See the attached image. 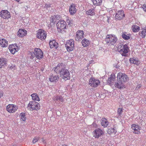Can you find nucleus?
I'll list each match as a JSON object with an SVG mask.
<instances>
[{
  "label": "nucleus",
  "mask_w": 146,
  "mask_h": 146,
  "mask_svg": "<svg viewBox=\"0 0 146 146\" xmlns=\"http://www.w3.org/2000/svg\"><path fill=\"white\" fill-rule=\"evenodd\" d=\"M65 66V65L63 63H59L54 68V70L56 74H59L63 80L66 81L70 79V74L69 70Z\"/></svg>",
  "instance_id": "obj_1"
},
{
  "label": "nucleus",
  "mask_w": 146,
  "mask_h": 146,
  "mask_svg": "<svg viewBox=\"0 0 146 146\" xmlns=\"http://www.w3.org/2000/svg\"><path fill=\"white\" fill-rule=\"evenodd\" d=\"M118 50L122 56H127L129 51V47L127 44L120 45L118 46Z\"/></svg>",
  "instance_id": "obj_2"
},
{
  "label": "nucleus",
  "mask_w": 146,
  "mask_h": 146,
  "mask_svg": "<svg viewBox=\"0 0 146 146\" xmlns=\"http://www.w3.org/2000/svg\"><path fill=\"white\" fill-rule=\"evenodd\" d=\"M117 38L114 35H107L106 36L105 40L107 44L109 45H114L116 42Z\"/></svg>",
  "instance_id": "obj_3"
},
{
  "label": "nucleus",
  "mask_w": 146,
  "mask_h": 146,
  "mask_svg": "<svg viewBox=\"0 0 146 146\" xmlns=\"http://www.w3.org/2000/svg\"><path fill=\"white\" fill-rule=\"evenodd\" d=\"M66 23L64 21H60L56 24L57 31L59 33H63L66 29Z\"/></svg>",
  "instance_id": "obj_4"
},
{
  "label": "nucleus",
  "mask_w": 146,
  "mask_h": 146,
  "mask_svg": "<svg viewBox=\"0 0 146 146\" xmlns=\"http://www.w3.org/2000/svg\"><path fill=\"white\" fill-rule=\"evenodd\" d=\"M65 45L68 51H71L74 48V41L73 39L68 40L67 41Z\"/></svg>",
  "instance_id": "obj_5"
},
{
  "label": "nucleus",
  "mask_w": 146,
  "mask_h": 146,
  "mask_svg": "<svg viewBox=\"0 0 146 146\" xmlns=\"http://www.w3.org/2000/svg\"><path fill=\"white\" fill-rule=\"evenodd\" d=\"M129 79L127 76L124 73L119 72L117 74V80H119L124 83L127 82Z\"/></svg>",
  "instance_id": "obj_6"
},
{
  "label": "nucleus",
  "mask_w": 146,
  "mask_h": 146,
  "mask_svg": "<svg viewBox=\"0 0 146 146\" xmlns=\"http://www.w3.org/2000/svg\"><path fill=\"white\" fill-rule=\"evenodd\" d=\"M46 35L47 34L45 31L42 29H39L37 33V38L42 41L44 40L46 38Z\"/></svg>",
  "instance_id": "obj_7"
},
{
  "label": "nucleus",
  "mask_w": 146,
  "mask_h": 146,
  "mask_svg": "<svg viewBox=\"0 0 146 146\" xmlns=\"http://www.w3.org/2000/svg\"><path fill=\"white\" fill-rule=\"evenodd\" d=\"M84 32L82 30H79L76 32L75 39L77 41H79L82 40L84 37Z\"/></svg>",
  "instance_id": "obj_8"
},
{
  "label": "nucleus",
  "mask_w": 146,
  "mask_h": 146,
  "mask_svg": "<svg viewBox=\"0 0 146 146\" xmlns=\"http://www.w3.org/2000/svg\"><path fill=\"white\" fill-rule=\"evenodd\" d=\"M104 134L103 131L100 128H97L93 132L94 137L98 138Z\"/></svg>",
  "instance_id": "obj_9"
},
{
  "label": "nucleus",
  "mask_w": 146,
  "mask_h": 146,
  "mask_svg": "<svg viewBox=\"0 0 146 146\" xmlns=\"http://www.w3.org/2000/svg\"><path fill=\"white\" fill-rule=\"evenodd\" d=\"M17 106L14 104H9L6 107L7 110L9 113H13L15 112L17 110Z\"/></svg>",
  "instance_id": "obj_10"
},
{
  "label": "nucleus",
  "mask_w": 146,
  "mask_h": 146,
  "mask_svg": "<svg viewBox=\"0 0 146 146\" xmlns=\"http://www.w3.org/2000/svg\"><path fill=\"white\" fill-rule=\"evenodd\" d=\"M89 84L93 87H97L100 83L99 80L94 78H91L90 79Z\"/></svg>",
  "instance_id": "obj_11"
},
{
  "label": "nucleus",
  "mask_w": 146,
  "mask_h": 146,
  "mask_svg": "<svg viewBox=\"0 0 146 146\" xmlns=\"http://www.w3.org/2000/svg\"><path fill=\"white\" fill-rule=\"evenodd\" d=\"M0 16L4 19H8L11 17L10 13L7 10H2L0 12Z\"/></svg>",
  "instance_id": "obj_12"
},
{
  "label": "nucleus",
  "mask_w": 146,
  "mask_h": 146,
  "mask_svg": "<svg viewBox=\"0 0 146 146\" xmlns=\"http://www.w3.org/2000/svg\"><path fill=\"white\" fill-rule=\"evenodd\" d=\"M36 102L35 101H31L29 102L27 108L31 111L36 110Z\"/></svg>",
  "instance_id": "obj_13"
},
{
  "label": "nucleus",
  "mask_w": 146,
  "mask_h": 146,
  "mask_svg": "<svg viewBox=\"0 0 146 146\" xmlns=\"http://www.w3.org/2000/svg\"><path fill=\"white\" fill-rule=\"evenodd\" d=\"M125 15L123 11L122 10L120 11H118L116 13L115 18L117 20H120L125 17Z\"/></svg>",
  "instance_id": "obj_14"
},
{
  "label": "nucleus",
  "mask_w": 146,
  "mask_h": 146,
  "mask_svg": "<svg viewBox=\"0 0 146 146\" xmlns=\"http://www.w3.org/2000/svg\"><path fill=\"white\" fill-rule=\"evenodd\" d=\"M132 130L133 133L135 134H139L140 133V130L141 129V127L138 125L133 124L131 126Z\"/></svg>",
  "instance_id": "obj_15"
},
{
  "label": "nucleus",
  "mask_w": 146,
  "mask_h": 146,
  "mask_svg": "<svg viewBox=\"0 0 146 146\" xmlns=\"http://www.w3.org/2000/svg\"><path fill=\"white\" fill-rule=\"evenodd\" d=\"M49 44L50 47L51 48H54L57 49L58 46V43L56 42L55 40H50Z\"/></svg>",
  "instance_id": "obj_16"
},
{
  "label": "nucleus",
  "mask_w": 146,
  "mask_h": 146,
  "mask_svg": "<svg viewBox=\"0 0 146 146\" xmlns=\"http://www.w3.org/2000/svg\"><path fill=\"white\" fill-rule=\"evenodd\" d=\"M117 81L115 83L114 86L115 87L121 89L124 87V83L119 80H117Z\"/></svg>",
  "instance_id": "obj_17"
},
{
  "label": "nucleus",
  "mask_w": 146,
  "mask_h": 146,
  "mask_svg": "<svg viewBox=\"0 0 146 146\" xmlns=\"http://www.w3.org/2000/svg\"><path fill=\"white\" fill-rule=\"evenodd\" d=\"M75 7V5L74 4H71L70 6L69 11L71 15H73L76 12V9Z\"/></svg>",
  "instance_id": "obj_18"
},
{
  "label": "nucleus",
  "mask_w": 146,
  "mask_h": 146,
  "mask_svg": "<svg viewBox=\"0 0 146 146\" xmlns=\"http://www.w3.org/2000/svg\"><path fill=\"white\" fill-rule=\"evenodd\" d=\"M9 49L10 52L12 54H14L15 52H17L18 48L17 46H15L14 45H10L9 46Z\"/></svg>",
  "instance_id": "obj_19"
},
{
  "label": "nucleus",
  "mask_w": 146,
  "mask_h": 146,
  "mask_svg": "<svg viewBox=\"0 0 146 146\" xmlns=\"http://www.w3.org/2000/svg\"><path fill=\"white\" fill-rule=\"evenodd\" d=\"M27 34V31L24 29H20L17 33L19 36L23 37L25 36Z\"/></svg>",
  "instance_id": "obj_20"
},
{
  "label": "nucleus",
  "mask_w": 146,
  "mask_h": 146,
  "mask_svg": "<svg viewBox=\"0 0 146 146\" xmlns=\"http://www.w3.org/2000/svg\"><path fill=\"white\" fill-rule=\"evenodd\" d=\"M101 125L104 127H106L109 126V123L107 119L105 118H103L101 120Z\"/></svg>",
  "instance_id": "obj_21"
},
{
  "label": "nucleus",
  "mask_w": 146,
  "mask_h": 146,
  "mask_svg": "<svg viewBox=\"0 0 146 146\" xmlns=\"http://www.w3.org/2000/svg\"><path fill=\"white\" fill-rule=\"evenodd\" d=\"M43 57V53L42 50L39 48H37V59H40Z\"/></svg>",
  "instance_id": "obj_22"
},
{
  "label": "nucleus",
  "mask_w": 146,
  "mask_h": 146,
  "mask_svg": "<svg viewBox=\"0 0 146 146\" xmlns=\"http://www.w3.org/2000/svg\"><path fill=\"white\" fill-rule=\"evenodd\" d=\"M82 45L84 47H86L90 43V41L86 38H84L81 42Z\"/></svg>",
  "instance_id": "obj_23"
},
{
  "label": "nucleus",
  "mask_w": 146,
  "mask_h": 146,
  "mask_svg": "<svg viewBox=\"0 0 146 146\" xmlns=\"http://www.w3.org/2000/svg\"><path fill=\"white\" fill-rule=\"evenodd\" d=\"M130 35L127 34L126 32H124L122 33L121 36L122 38L125 40H128L131 37Z\"/></svg>",
  "instance_id": "obj_24"
},
{
  "label": "nucleus",
  "mask_w": 146,
  "mask_h": 146,
  "mask_svg": "<svg viewBox=\"0 0 146 146\" xmlns=\"http://www.w3.org/2000/svg\"><path fill=\"white\" fill-rule=\"evenodd\" d=\"M7 64L6 59L4 58H2L0 59V68H2L4 66Z\"/></svg>",
  "instance_id": "obj_25"
},
{
  "label": "nucleus",
  "mask_w": 146,
  "mask_h": 146,
  "mask_svg": "<svg viewBox=\"0 0 146 146\" xmlns=\"http://www.w3.org/2000/svg\"><path fill=\"white\" fill-rule=\"evenodd\" d=\"M115 76L111 74V76L109 78L107 82L108 84L110 85H112Z\"/></svg>",
  "instance_id": "obj_26"
},
{
  "label": "nucleus",
  "mask_w": 146,
  "mask_h": 146,
  "mask_svg": "<svg viewBox=\"0 0 146 146\" xmlns=\"http://www.w3.org/2000/svg\"><path fill=\"white\" fill-rule=\"evenodd\" d=\"M0 44L3 47H6L8 45V42L5 39L3 38L0 40Z\"/></svg>",
  "instance_id": "obj_27"
},
{
  "label": "nucleus",
  "mask_w": 146,
  "mask_h": 146,
  "mask_svg": "<svg viewBox=\"0 0 146 146\" xmlns=\"http://www.w3.org/2000/svg\"><path fill=\"white\" fill-rule=\"evenodd\" d=\"M59 78V77L57 76L52 75L50 76L49 78V80L51 82H56Z\"/></svg>",
  "instance_id": "obj_28"
},
{
  "label": "nucleus",
  "mask_w": 146,
  "mask_h": 146,
  "mask_svg": "<svg viewBox=\"0 0 146 146\" xmlns=\"http://www.w3.org/2000/svg\"><path fill=\"white\" fill-rule=\"evenodd\" d=\"M60 16L59 15H56L52 16L51 17V22L54 23L56 22V20H59L60 19Z\"/></svg>",
  "instance_id": "obj_29"
},
{
  "label": "nucleus",
  "mask_w": 146,
  "mask_h": 146,
  "mask_svg": "<svg viewBox=\"0 0 146 146\" xmlns=\"http://www.w3.org/2000/svg\"><path fill=\"white\" fill-rule=\"evenodd\" d=\"M86 14L90 16H93L95 15L94 9H91L86 12Z\"/></svg>",
  "instance_id": "obj_30"
},
{
  "label": "nucleus",
  "mask_w": 146,
  "mask_h": 146,
  "mask_svg": "<svg viewBox=\"0 0 146 146\" xmlns=\"http://www.w3.org/2000/svg\"><path fill=\"white\" fill-rule=\"evenodd\" d=\"M107 132L109 134H111L113 133L115 134L116 132V130L113 128L110 127L108 129Z\"/></svg>",
  "instance_id": "obj_31"
},
{
  "label": "nucleus",
  "mask_w": 146,
  "mask_h": 146,
  "mask_svg": "<svg viewBox=\"0 0 146 146\" xmlns=\"http://www.w3.org/2000/svg\"><path fill=\"white\" fill-rule=\"evenodd\" d=\"M94 5H100L102 3V0H92Z\"/></svg>",
  "instance_id": "obj_32"
},
{
  "label": "nucleus",
  "mask_w": 146,
  "mask_h": 146,
  "mask_svg": "<svg viewBox=\"0 0 146 146\" xmlns=\"http://www.w3.org/2000/svg\"><path fill=\"white\" fill-rule=\"evenodd\" d=\"M54 101L56 102L57 101H59L61 102H63L64 101V99L62 96H58L55 98Z\"/></svg>",
  "instance_id": "obj_33"
},
{
  "label": "nucleus",
  "mask_w": 146,
  "mask_h": 146,
  "mask_svg": "<svg viewBox=\"0 0 146 146\" xmlns=\"http://www.w3.org/2000/svg\"><path fill=\"white\" fill-rule=\"evenodd\" d=\"M131 28L133 31L134 32H138L140 29V28L139 26L136 25L132 26Z\"/></svg>",
  "instance_id": "obj_34"
},
{
  "label": "nucleus",
  "mask_w": 146,
  "mask_h": 146,
  "mask_svg": "<svg viewBox=\"0 0 146 146\" xmlns=\"http://www.w3.org/2000/svg\"><path fill=\"white\" fill-rule=\"evenodd\" d=\"M139 35L142 38H144L145 37L146 35V32L145 30L143 29L142 31L139 32Z\"/></svg>",
  "instance_id": "obj_35"
},
{
  "label": "nucleus",
  "mask_w": 146,
  "mask_h": 146,
  "mask_svg": "<svg viewBox=\"0 0 146 146\" xmlns=\"http://www.w3.org/2000/svg\"><path fill=\"white\" fill-rule=\"evenodd\" d=\"M36 48H35V53L30 52L29 53V55H31L30 57L31 58L33 59L35 56L36 57Z\"/></svg>",
  "instance_id": "obj_36"
},
{
  "label": "nucleus",
  "mask_w": 146,
  "mask_h": 146,
  "mask_svg": "<svg viewBox=\"0 0 146 146\" xmlns=\"http://www.w3.org/2000/svg\"><path fill=\"white\" fill-rule=\"evenodd\" d=\"M20 116L21 117V119L23 121H25L26 120V117L25 113H21L20 114Z\"/></svg>",
  "instance_id": "obj_37"
},
{
  "label": "nucleus",
  "mask_w": 146,
  "mask_h": 146,
  "mask_svg": "<svg viewBox=\"0 0 146 146\" xmlns=\"http://www.w3.org/2000/svg\"><path fill=\"white\" fill-rule=\"evenodd\" d=\"M129 61L131 63L136 64H137L138 61L133 58H130Z\"/></svg>",
  "instance_id": "obj_38"
},
{
  "label": "nucleus",
  "mask_w": 146,
  "mask_h": 146,
  "mask_svg": "<svg viewBox=\"0 0 146 146\" xmlns=\"http://www.w3.org/2000/svg\"><path fill=\"white\" fill-rule=\"evenodd\" d=\"M32 99L33 100L36 101V94L33 93L31 95Z\"/></svg>",
  "instance_id": "obj_39"
},
{
  "label": "nucleus",
  "mask_w": 146,
  "mask_h": 146,
  "mask_svg": "<svg viewBox=\"0 0 146 146\" xmlns=\"http://www.w3.org/2000/svg\"><path fill=\"white\" fill-rule=\"evenodd\" d=\"M123 112L122 109L121 108H119L117 110V113L118 114V115L120 117V115Z\"/></svg>",
  "instance_id": "obj_40"
},
{
  "label": "nucleus",
  "mask_w": 146,
  "mask_h": 146,
  "mask_svg": "<svg viewBox=\"0 0 146 146\" xmlns=\"http://www.w3.org/2000/svg\"><path fill=\"white\" fill-rule=\"evenodd\" d=\"M9 68L10 69H13L14 70L16 69V68L14 65H12L9 67Z\"/></svg>",
  "instance_id": "obj_41"
},
{
  "label": "nucleus",
  "mask_w": 146,
  "mask_h": 146,
  "mask_svg": "<svg viewBox=\"0 0 146 146\" xmlns=\"http://www.w3.org/2000/svg\"><path fill=\"white\" fill-rule=\"evenodd\" d=\"M72 21H70V20H68L66 21V22H67V23L68 24V25H71L70 24H72Z\"/></svg>",
  "instance_id": "obj_42"
},
{
  "label": "nucleus",
  "mask_w": 146,
  "mask_h": 146,
  "mask_svg": "<svg viewBox=\"0 0 146 146\" xmlns=\"http://www.w3.org/2000/svg\"><path fill=\"white\" fill-rule=\"evenodd\" d=\"M143 10L146 12V5L144 4L143 5Z\"/></svg>",
  "instance_id": "obj_43"
},
{
  "label": "nucleus",
  "mask_w": 146,
  "mask_h": 146,
  "mask_svg": "<svg viewBox=\"0 0 146 146\" xmlns=\"http://www.w3.org/2000/svg\"><path fill=\"white\" fill-rule=\"evenodd\" d=\"M92 126L94 127V128L97 127V125L94 122L91 125Z\"/></svg>",
  "instance_id": "obj_44"
},
{
  "label": "nucleus",
  "mask_w": 146,
  "mask_h": 146,
  "mask_svg": "<svg viewBox=\"0 0 146 146\" xmlns=\"http://www.w3.org/2000/svg\"><path fill=\"white\" fill-rule=\"evenodd\" d=\"M40 104L37 103V110L39 109L40 108Z\"/></svg>",
  "instance_id": "obj_45"
},
{
  "label": "nucleus",
  "mask_w": 146,
  "mask_h": 146,
  "mask_svg": "<svg viewBox=\"0 0 146 146\" xmlns=\"http://www.w3.org/2000/svg\"><path fill=\"white\" fill-rule=\"evenodd\" d=\"M50 4H46L45 5V7L46 8H49L51 7Z\"/></svg>",
  "instance_id": "obj_46"
},
{
  "label": "nucleus",
  "mask_w": 146,
  "mask_h": 146,
  "mask_svg": "<svg viewBox=\"0 0 146 146\" xmlns=\"http://www.w3.org/2000/svg\"><path fill=\"white\" fill-rule=\"evenodd\" d=\"M36 142V139L35 137L33 141V143H35Z\"/></svg>",
  "instance_id": "obj_47"
},
{
  "label": "nucleus",
  "mask_w": 146,
  "mask_h": 146,
  "mask_svg": "<svg viewBox=\"0 0 146 146\" xmlns=\"http://www.w3.org/2000/svg\"><path fill=\"white\" fill-rule=\"evenodd\" d=\"M40 100V98L37 95V101H39Z\"/></svg>",
  "instance_id": "obj_48"
},
{
  "label": "nucleus",
  "mask_w": 146,
  "mask_h": 146,
  "mask_svg": "<svg viewBox=\"0 0 146 146\" xmlns=\"http://www.w3.org/2000/svg\"><path fill=\"white\" fill-rule=\"evenodd\" d=\"M2 96V94L1 91L0 92V98H1V96Z\"/></svg>",
  "instance_id": "obj_49"
},
{
  "label": "nucleus",
  "mask_w": 146,
  "mask_h": 146,
  "mask_svg": "<svg viewBox=\"0 0 146 146\" xmlns=\"http://www.w3.org/2000/svg\"><path fill=\"white\" fill-rule=\"evenodd\" d=\"M141 87V85L140 84L138 86V88H139Z\"/></svg>",
  "instance_id": "obj_50"
},
{
  "label": "nucleus",
  "mask_w": 146,
  "mask_h": 146,
  "mask_svg": "<svg viewBox=\"0 0 146 146\" xmlns=\"http://www.w3.org/2000/svg\"><path fill=\"white\" fill-rule=\"evenodd\" d=\"M143 29L145 30V32H146V26L145 27V28Z\"/></svg>",
  "instance_id": "obj_51"
},
{
  "label": "nucleus",
  "mask_w": 146,
  "mask_h": 146,
  "mask_svg": "<svg viewBox=\"0 0 146 146\" xmlns=\"http://www.w3.org/2000/svg\"><path fill=\"white\" fill-rule=\"evenodd\" d=\"M62 146H67V145H62Z\"/></svg>",
  "instance_id": "obj_52"
},
{
  "label": "nucleus",
  "mask_w": 146,
  "mask_h": 146,
  "mask_svg": "<svg viewBox=\"0 0 146 146\" xmlns=\"http://www.w3.org/2000/svg\"><path fill=\"white\" fill-rule=\"evenodd\" d=\"M17 146L15 144H14L13 145V146Z\"/></svg>",
  "instance_id": "obj_53"
}]
</instances>
